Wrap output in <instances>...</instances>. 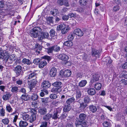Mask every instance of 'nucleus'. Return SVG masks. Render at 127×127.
<instances>
[{
  "label": "nucleus",
  "mask_w": 127,
  "mask_h": 127,
  "mask_svg": "<svg viewBox=\"0 0 127 127\" xmlns=\"http://www.w3.org/2000/svg\"><path fill=\"white\" fill-rule=\"evenodd\" d=\"M91 100L90 99L88 96L85 97L84 98V101L85 103H89Z\"/></svg>",
  "instance_id": "obj_41"
},
{
  "label": "nucleus",
  "mask_w": 127,
  "mask_h": 127,
  "mask_svg": "<svg viewBox=\"0 0 127 127\" xmlns=\"http://www.w3.org/2000/svg\"><path fill=\"white\" fill-rule=\"evenodd\" d=\"M53 47L54 50L55 52H58L60 49V47L57 46H54Z\"/></svg>",
  "instance_id": "obj_46"
},
{
  "label": "nucleus",
  "mask_w": 127,
  "mask_h": 127,
  "mask_svg": "<svg viewBox=\"0 0 127 127\" xmlns=\"http://www.w3.org/2000/svg\"><path fill=\"white\" fill-rule=\"evenodd\" d=\"M18 88L17 87L14 86L12 87L11 90V92L13 93H17L18 91Z\"/></svg>",
  "instance_id": "obj_40"
},
{
  "label": "nucleus",
  "mask_w": 127,
  "mask_h": 127,
  "mask_svg": "<svg viewBox=\"0 0 127 127\" xmlns=\"http://www.w3.org/2000/svg\"><path fill=\"white\" fill-rule=\"evenodd\" d=\"M79 3L81 5H85L87 3V0H80Z\"/></svg>",
  "instance_id": "obj_45"
},
{
  "label": "nucleus",
  "mask_w": 127,
  "mask_h": 127,
  "mask_svg": "<svg viewBox=\"0 0 127 127\" xmlns=\"http://www.w3.org/2000/svg\"><path fill=\"white\" fill-rule=\"evenodd\" d=\"M30 112L32 113V114H37V111L34 108L30 109L29 110Z\"/></svg>",
  "instance_id": "obj_48"
},
{
  "label": "nucleus",
  "mask_w": 127,
  "mask_h": 127,
  "mask_svg": "<svg viewBox=\"0 0 127 127\" xmlns=\"http://www.w3.org/2000/svg\"><path fill=\"white\" fill-rule=\"evenodd\" d=\"M47 63V62L45 60L41 61L39 64V67L40 68H42L44 66L46 65Z\"/></svg>",
  "instance_id": "obj_27"
},
{
  "label": "nucleus",
  "mask_w": 127,
  "mask_h": 127,
  "mask_svg": "<svg viewBox=\"0 0 127 127\" xmlns=\"http://www.w3.org/2000/svg\"><path fill=\"white\" fill-rule=\"evenodd\" d=\"M99 80V76L98 75L95 74L92 76L91 82L92 83H93L95 82L98 81Z\"/></svg>",
  "instance_id": "obj_12"
},
{
  "label": "nucleus",
  "mask_w": 127,
  "mask_h": 127,
  "mask_svg": "<svg viewBox=\"0 0 127 127\" xmlns=\"http://www.w3.org/2000/svg\"><path fill=\"white\" fill-rule=\"evenodd\" d=\"M36 73L35 72L31 73L29 75L28 78L31 79L34 77L35 78L36 77Z\"/></svg>",
  "instance_id": "obj_44"
},
{
  "label": "nucleus",
  "mask_w": 127,
  "mask_h": 127,
  "mask_svg": "<svg viewBox=\"0 0 127 127\" xmlns=\"http://www.w3.org/2000/svg\"><path fill=\"white\" fill-rule=\"evenodd\" d=\"M120 5L116 4L112 8V11L113 12H116L118 11L120 8Z\"/></svg>",
  "instance_id": "obj_25"
},
{
  "label": "nucleus",
  "mask_w": 127,
  "mask_h": 127,
  "mask_svg": "<svg viewBox=\"0 0 127 127\" xmlns=\"http://www.w3.org/2000/svg\"><path fill=\"white\" fill-rule=\"evenodd\" d=\"M23 119L24 120L27 121L28 120L29 118V116L27 114H25L23 116Z\"/></svg>",
  "instance_id": "obj_50"
},
{
  "label": "nucleus",
  "mask_w": 127,
  "mask_h": 127,
  "mask_svg": "<svg viewBox=\"0 0 127 127\" xmlns=\"http://www.w3.org/2000/svg\"><path fill=\"white\" fill-rule=\"evenodd\" d=\"M57 2L58 4L62 6L64 5V0H58Z\"/></svg>",
  "instance_id": "obj_61"
},
{
  "label": "nucleus",
  "mask_w": 127,
  "mask_h": 127,
  "mask_svg": "<svg viewBox=\"0 0 127 127\" xmlns=\"http://www.w3.org/2000/svg\"><path fill=\"white\" fill-rule=\"evenodd\" d=\"M87 106V104H85L84 103L82 102V103H80L79 108L81 110H83Z\"/></svg>",
  "instance_id": "obj_39"
},
{
  "label": "nucleus",
  "mask_w": 127,
  "mask_h": 127,
  "mask_svg": "<svg viewBox=\"0 0 127 127\" xmlns=\"http://www.w3.org/2000/svg\"><path fill=\"white\" fill-rule=\"evenodd\" d=\"M46 50H47L48 53H52L53 51L54 50L53 47L52 46L49 48H47Z\"/></svg>",
  "instance_id": "obj_53"
},
{
  "label": "nucleus",
  "mask_w": 127,
  "mask_h": 127,
  "mask_svg": "<svg viewBox=\"0 0 127 127\" xmlns=\"http://www.w3.org/2000/svg\"><path fill=\"white\" fill-rule=\"evenodd\" d=\"M33 29L34 31H35L37 33H38L39 35L42 30L40 28L38 27H35Z\"/></svg>",
  "instance_id": "obj_35"
},
{
  "label": "nucleus",
  "mask_w": 127,
  "mask_h": 127,
  "mask_svg": "<svg viewBox=\"0 0 127 127\" xmlns=\"http://www.w3.org/2000/svg\"><path fill=\"white\" fill-rule=\"evenodd\" d=\"M87 93L89 95H93L96 93V91L93 88H90L88 89Z\"/></svg>",
  "instance_id": "obj_13"
},
{
  "label": "nucleus",
  "mask_w": 127,
  "mask_h": 127,
  "mask_svg": "<svg viewBox=\"0 0 127 127\" xmlns=\"http://www.w3.org/2000/svg\"><path fill=\"white\" fill-rule=\"evenodd\" d=\"M38 112L40 115H43L46 114L47 110L45 108H42L39 109Z\"/></svg>",
  "instance_id": "obj_14"
},
{
  "label": "nucleus",
  "mask_w": 127,
  "mask_h": 127,
  "mask_svg": "<svg viewBox=\"0 0 127 127\" xmlns=\"http://www.w3.org/2000/svg\"><path fill=\"white\" fill-rule=\"evenodd\" d=\"M28 124L27 122L25 121H21L19 123V126L20 127H25L27 126Z\"/></svg>",
  "instance_id": "obj_19"
},
{
  "label": "nucleus",
  "mask_w": 127,
  "mask_h": 127,
  "mask_svg": "<svg viewBox=\"0 0 127 127\" xmlns=\"http://www.w3.org/2000/svg\"><path fill=\"white\" fill-rule=\"evenodd\" d=\"M127 85V81L125 79H122L119 81V85L118 84L117 86L118 87H122L125 86Z\"/></svg>",
  "instance_id": "obj_6"
},
{
  "label": "nucleus",
  "mask_w": 127,
  "mask_h": 127,
  "mask_svg": "<svg viewBox=\"0 0 127 127\" xmlns=\"http://www.w3.org/2000/svg\"><path fill=\"white\" fill-rule=\"evenodd\" d=\"M64 45L66 46L71 47L72 46L73 43L71 41H67L64 42Z\"/></svg>",
  "instance_id": "obj_31"
},
{
  "label": "nucleus",
  "mask_w": 127,
  "mask_h": 127,
  "mask_svg": "<svg viewBox=\"0 0 127 127\" xmlns=\"http://www.w3.org/2000/svg\"><path fill=\"white\" fill-rule=\"evenodd\" d=\"M86 117V115L85 114L81 113L79 115V117L81 120L83 121L85 119Z\"/></svg>",
  "instance_id": "obj_36"
},
{
  "label": "nucleus",
  "mask_w": 127,
  "mask_h": 127,
  "mask_svg": "<svg viewBox=\"0 0 127 127\" xmlns=\"http://www.w3.org/2000/svg\"><path fill=\"white\" fill-rule=\"evenodd\" d=\"M48 123L47 122L44 121L42 122L40 127H47V126Z\"/></svg>",
  "instance_id": "obj_52"
},
{
  "label": "nucleus",
  "mask_w": 127,
  "mask_h": 127,
  "mask_svg": "<svg viewBox=\"0 0 127 127\" xmlns=\"http://www.w3.org/2000/svg\"><path fill=\"white\" fill-rule=\"evenodd\" d=\"M70 28L68 25L64 24L58 25L57 27V30L58 31L61 30V32L64 34L67 32L70 29Z\"/></svg>",
  "instance_id": "obj_2"
},
{
  "label": "nucleus",
  "mask_w": 127,
  "mask_h": 127,
  "mask_svg": "<svg viewBox=\"0 0 127 127\" xmlns=\"http://www.w3.org/2000/svg\"><path fill=\"white\" fill-rule=\"evenodd\" d=\"M35 48L37 50H41L42 49V47L38 44H36L35 46Z\"/></svg>",
  "instance_id": "obj_54"
},
{
  "label": "nucleus",
  "mask_w": 127,
  "mask_h": 127,
  "mask_svg": "<svg viewBox=\"0 0 127 127\" xmlns=\"http://www.w3.org/2000/svg\"><path fill=\"white\" fill-rule=\"evenodd\" d=\"M75 99L74 97H72L68 99L66 101V102L67 104H70L75 100Z\"/></svg>",
  "instance_id": "obj_32"
},
{
  "label": "nucleus",
  "mask_w": 127,
  "mask_h": 127,
  "mask_svg": "<svg viewBox=\"0 0 127 127\" xmlns=\"http://www.w3.org/2000/svg\"><path fill=\"white\" fill-rule=\"evenodd\" d=\"M49 34L47 32H42L40 34V37H38L39 40H41L43 39L47 38L49 36Z\"/></svg>",
  "instance_id": "obj_4"
},
{
  "label": "nucleus",
  "mask_w": 127,
  "mask_h": 127,
  "mask_svg": "<svg viewBox=\"0 0 127 127\" xmlns=\"http://www.w3.org/2000/svg\"><path fill=\"white\" fill-rule=\"evenodd\" d=\"M81 95V92L80 91L78 90L77 91L76 97L77 98H80Z\"/></svg>",
  "instance_id": "obj_59"
},
{
  "label": "nucleus",
  "mask_w": 127,
  "mask_h": 127,
  "mask_svg": "<svg viewBox=\"0 0 127 127\" xmlns=\"http://www.w3.org/2000/svg\"><path fill=\"white\" fill-rule=\"evenodd\" d=\"M18 115H15L14 117L13 118V119L12 121L13 123L16 126H17L16 124V122L18 117Z\"/></svg>",
  "instance_id": "obj_42"
},
{
  "label": "nucleus",
  "mask_w": 127,
  "mask_h": 127,
  "mask_svg": "<svg viewBox=\"0 0 127 127\" xmlns=\"http://www.w3.org/2000/svg\"><path fill=\"white\" fill-rule=\"evenodd\" d=\"M57 70L55 67L52 68L50 70L49 72L50 76L52 77H54L55 76L57 73Z\"/></svg>",
  "instance_id": "obj_7"
},
{
  "label": "nucleus",
  "mask_w": 127,
  "mask_h": 127,
  "mask_svg": "<svg viewBox=\"0 0 127 127\" xmlns=\"http://www.w3.org/2000/svg\"><path fill=\"white\" fill-rule=\"evenodd\" d=\"M38 98V95L36 94H33L31 96V99L33 101L36 100Z\"/></svg>",
  "instance_id": "obj_28"
},
{
  "label": "nucleus",
  "mask_w": 127,
  "mask_h": 127,
  "mask_svg": "<svg viewBox=\"0 0 127 127\" xmlns=\"http://www.w3.org/2000/svg\"><path fill=\"white\" fill-rule=\"evenodd\" d=\"M40 61V60L39 58H37L34 59L33 61V62L35 64H37L39 63Z\"/></svg>",
  "instance_id": "obj_51"
},
{
  "label": "nucleus",
  "mask_w": 127,
  "mask_h": 127,
  "mask_svg": "<svg viewBox=\"0 0 127 127\" xmlns=\"http://www.w3.org/2000/svg\"><path fill=\"white\" fill-rule=\"evenodd\" d=\"M71 74V72L69 70H65L62 74V77H68L70 76Z\"/></svg>",
  "instance_id": "obj_11"
},
{
  "label": "nucleus",
  "mask_w": 127,
  "mask_h": 127,
  "mask_svg": "<svg viewBox=\"0 0 127 127\" xmlns=\"http://www.w3.org/2000/svg\"><path fill=\"white\" fill-rule=\"evenodd\" d=\"M102 85L100 83H97L95 85L94 88L97 90H99L101 89Z\"/></svg>",
  "instance_id": "obj_22"
},
{
  "label": "nucleus",
  "mask_w": 127,
  "mask_h": 127,
  "mask_svg": "<svg viewBox=\"0 0 127 127\" xmlns=\"http://www.w3.org/2000/svg\"><path fill=\"white\" fill-rule=\"evenodd\" d=\"M71 106L70 104H67L65 105L63 109L64 112L68 111L71 109Z\"/></svg>",
  "instance_id": "obj_23"
},
{
  "label": "nucleus",
  "mask_w": 127,
  "mask_h": 127,
  "mask_svg": "<svg viewBox=\"0 0 127 127\" xmlns=\"http://www.w3.org/2000/svg\"><path fill=\"white\" fill-rule=\"evenodd\" d=\"M21 98L22 99L27 101L30 99V97L28 95L26 94L22 95L21 96Z\"/></svg>",
  "instance_id": "obj_29"
},
{
  "label": "nucleus",
  "mask_w": 127,
  "mask_h": 127,
  "mask_svg": "<svg viewBox=\"0 0 127 127\" xmlns=\"http://www.w3.org/2000/svg\"><path fill=\"white\" fill-rule=\"evenodd\" d=\"M6 110L9 113L13 111V109L9 104H7L6 105Z\"/></svg>",
  "instance_id": "obj_37"
},
{
  "label": "nucleus",
  "mask_w": 127,
  "mask_h": 127,
  "mask_svg": "<svg viewBox=\"0 0 127 127\" xmlns=\"http://www.w3.org/2000/svg\"><path fill=\"white\" fill-rule=\"evenodd\" d=\"M60 102L57 100H55L53 101L52 102V103L53 105L57 106L58 104L60 103Z\"/></svg>",
  "instance_id": "obj_62"
},
{
  "label": "nucleus",
  "mask_w": 127,
  "mask_h": 127,
  "mask_svg": "<svg viewBox=\"0 0 127 127\" xmlns=\"http://www.w3.org/2000/svg\"><path fill=\"white\" fill-rule=\"evenodd\" d=\"M52 85L56 88L58 87L61 88L62 83L61 82H56L53 83Z\"/></svg>",
  "instance_id": "obj_18"
},
{
  "label": "nucleus",
  "mask_w": 127,
  "mask_h": 127,
  "mask_svg": "<svg viewBox=\"0 0 127 127\" xmlns=\"http://www.w3.org/2000/svg\"><path fill=\"white\" fill-rule=\"evenodd\" d=\"M9 120L7 118H5L2 120V122L5 125H7L9 123Z\"/></svg>",
  "instance_id": "obj_43"
},
{
  "label": "nucleus",
  "mask_w": 127,
  "mask_h": 127,
  "mask_svg": "<svg viewBox=\"0 0 127 127\" xmlns=\"http://www.w3.org/2000/svg\"><path fill=\"white\" fill-rule=\"evenodd\" d=\"M64 5L67 7H68L69 6V3L68 0H64Z\"/></svg>",
  "instance_id": "obj_64"
},
{
  "label": "nucleus",
  "mask_w": 127,
  "mask_h": 127,
  "mask_svg": "<svg viewBox=\"0 0 127 127\" xmlns=\"http://www.w3.org/2000/svg\"><path fill=\"white\" fill-rule=\"evenodd\" d=\"M22 70V67L20 65H17L15 67L14 71L17 76H18L20 75Z\"/></svg>",
  "instance_id": "obj_8"
},
{
  "label": "nucleus",
  "mask_w": 127,
  "mask_h": 127,
  "mask_svg": "<svg viewBox=\"0 0 127 127\" xmlns=\"http://www.w3.org/2000/svg\"><path fill=\"white\" fill-rule=\"evenodd\" d=\"M100 53V51H99L96 50L92 49V55L93 56H96V55L97 56H96V57H97V56L99 57Z\"/></svg>",
  "instance_id": "obj_15"
},
{
  "label": "nucleus",
  "mask_w": 127,
  "mask_h": 127,
  "mask_svg": "<svg viewBox=\"0 0 127 127\" xmlns=\"http://www.w3.org/2000/svg\"><path fill=\"white\" fill-rule=\"evenodd\" d=\"M62 91V89L60 88L54 87L51 90L52 92L55 93H59Z\"/></svg>",
  "instance_id": "obj_16"
},
{
  "label": "nucleus",
  "mask_w": 127,
  "mask_h": 127,
  "mask_svg": "<svg viewBox=\"0 0 127 127\" xmlns=\"http://www.w3.org/2000/svg\"><path fill=\"white\" fill-rule=\"evenodd\" d=\"M73 33L74 34L79 36H82L83 34V32L79 28H78L74 30Z\"/></svg>",
  "instance_id": "obj_10"
},
{
  "label": "nucleus",
  "mask_w": 127,
  "mask_h": 127,
  "mask_svg": "<svg viewBox=\"0 0 127 127\" xmlns=\"http://www.w3.org/2000/svg\"><path fill=\"white\" fill-rule=\"evenodd\" d=\"M105 62L108 63L109 64H111L112 62V61L110 58L108 57H106V58Z\"/></svg>",
  "instance_id": "obj_63"
},
{
  "label": "nucleus",
  "mask_w": 127,
  "mask_h": 127,
  "mask_svg": "<svg viewBox=\"0 0 127 127\" xmlns=\"http://www.w3.org/2000/svg\"><path fill=\"white\" fill-rule=\"evenodd\" d=\"M51 86V84L48 81H44L42 84L41 86L44 89H47L48 88Z\"/></svg>",
  "instance_id": "obj_9"
},
{
  "label": "nucleus",
  "mask_w": 127,
  "mask_h": 127,
  "mask_svg": "<svg viewBox=\"0 0 127 127\" xmlns=\"http://www.w3.org/2000/svg\"><path fill=\"white\" fill-rule=\"evenodd\" d=\"M122 75L123 77L127 78V71H123L122 73Z\"/></svg>",
  "instance_id": "obj_60"
},
{
  "label": "nucleus",
  "mask_w": 127,
  "mask_h": 127,
  "mask_svg": "<svg viewBox=\"0 0 127 127\" xmlns=\"http://www.w3.org/2000/svg\"><path fill=\"white\" fill-rule=\"evenodd\" d=\"M61 110V109L59 108L57 109L56 111L54 112L51 115V117L54 119H57L59 116V115H58V114L60 113Z\"/></svg>",
  "instance_id": "obj_3"
},
{
  "label": "nucleus",
  "mask_w": 127,
  "mask_h": 127,
  "mask_svg": "<svg viewBox=\"0 0 127 127\" xmlns=\"http://www.w3.org/2000/svg\"><path fill=\"white\" fill-rule=\"evenodd\" d=\"M51 13L54 16H55L59 13L57 9H54L50 11Z\"/></svg>",
  "instance_id": "obj_38"
},
{
  "label": "nucleus",
  "mask_w": 127,
  "mask_h": 127,
  "mask_svg": "<svg viewBox=\"0 0 127 127\" xmlns=\"http://www.w3.org/2000/svg\"><path fill=\"white\" fill-rule=\"evenodd\" d=\"M30 118V121L31 123H32L36 119V114H32Z\"/></svg>",
  "instance_id": "obj_33"
},
{
  "label": "nucleus",
  "mask_w": 127,
  "mask_h": 127,
  "mask_svg": "<svg viewBox=\"0 0 127 127\" xmlns=\"http://www.w3.org/2000/svg\"><path fill=\"white\" fill-rule=\"evenodd\" d=\"M82 121L79 120L78 121H76L75 123L76 127H79L80 126V125L82 124Z\"/></svg>",
  "instance_id": "obj_56"
},
{
  "label": "nucleus",
  "mask_w": 127,
  "mask_h": 127,
  "mask_svg": "<svg viewBox=\"0 0 127 127\" xmlns=\"http://www.w3.org/2000/svg\"><path fill=\"white\" fill-rule=\"evenodd\" d=\"M89 109L93 113L95 112L97 110L96 107L93 105H92L89 106Z\"/></svg>",
  "instance_id": "obj_21"
},
{
  "label": "nucleus",
  "mask_w": 127,
  "mask_h": 127,
  "mask_svg": "<svg viewBox=\"0 0 127 127\" xmlns=\"http://www.w3.org/2000/svg\"><path fill=\"white\" fill-rule=\"evenodd\" d=\"M5 113V109L2 106H0V116L2 117L4 116Z\"/></svg>",
  "instance_id": "obj_34"
},
{
  "label": "nucleus",
  "mask_w": 127,
  "mask_h": 127,
  "mask_svg": "<svg viewBox=\"0 0 127 127\" xmlns=\"http://www.w3.org/2000/svg\"><path fill=\"white\" fill-rule=\"evenodd\" d=\"M55 32L54 30L53 29L51 30L50 31V34L51 36V37H53L55 35Z\"/></svg>",
  "instance_id": "obj_55"
},
{
  "label": "nucleus",
  "mask_w": 127,
  "mask_h": 127,
  "mask_svg": "<svg viewBox=\"0 0 127 127\" xmlns=\"http://www.w3.org/2000/svg\"><path fill=\"white\" fill-rule=\"evenodd\" d=\"M87 83L86 80H83L81 81L79 83V85L81 87L84 86Z\"/></svg>",
  "instance_id": "obj_26"
},
{
  "label": "nucleus",
  "mask_w": 127,
  "mask_h": 127,
  "mask_svg": "<svg viewBox=\"0 0 127 127\" xmlns=\"http://www.w3.org/2000/svg\"><path fill=\"white\" fill-rule=\"evenodd\" d=\"M10 50H2L0 49V59H4L6 63L10 64L12 63L15 60L16 58L14 55H10Z\"/></svg>",
  "instance_id": "obj_1"
},
{
  "label": "nucleus",
  "mask_w": 127,
  "mask_h": 127,
  "mask_svg": "<svg viewBox=\"0 0 127 127\" xmlns=\"http://www.w3.org/2000/svg\"><path fill=\"white\" fill-rule=\"evenodd\" d=\"M29 87L31 90L34 87L35 85L31 82L29 83Z\"/></svg>",
  "instance_id": "obj_49"
},
{
  "label": "nucleus",
  "mask_w": 127,
  "mask_h": 127,
  "mask_svg": "<svg viewBox=\"0 0 127 127\" xmlns=\"http://www.w3.org/2000/svg\"><path fill=\"white\" fill-rule=\"evenodd\" d=\"M58 57L60 59L64 61H67L69 58L68 56L64 54H59Z\"/></svg>",
  "instance_id": "obj_5"
},
{
  "label": "nucleus",
  "mask_w": 127,
  "mask_h": 127,
  "mask_svg": "<svg viewBox=\"0 0 127 127\" xmlns=\"http://www.w3.org/2000/svg\"><path fill=\"white\" fill-rule=\"evenodd\" d=\"M11 96V95L10 93H8L3 95L2 98L4 100H6L9 99Z\"/></svg>",
  "instance_id": "obj_20"
},
{
  "label": "nucleus",
  "mask_w": 127,
  "mask_h": 127,
  "mask_svg": "<svg viewBox=\"0 0 127 127\" xmlns=\"http://www.w3.org/2000/svg\"><path fill=\"white\" fill-rule=\"evenodd\" d=\"M74 38V37L73 34L69 35L68 36V39L69 41H71Z\"/></svg>",
  "instance_id": "obj_58"
},
{
  "label": "nucleus",
  "mask_w": 127,
  "mask_h": 127,
  "mask_svg": "<svg viewBox=\"0 0 127 127\" xmlns=\"http://www.w3.org/2000/svg\"><path fill=\"white\" fill-rule=\"evenodd\" d=\"M110 125V123L107 121L104 122L103 123V126L104 127H108Z\"/></svg>",
  "instance_id": "obj_47"
},
{
  "label": "nucleus",
  "mask_w": 127,
  "mask_h": 127,
  "mask_svg": "<svg viewBox=\"0 0 127 127\" xmlns=\"http://www.w3.org/2000/svg\"><path fill=\"white\" fill-rule=\"evenodd\" d=\"M50 98L52 99H54L57 97V95L55 94H51L50 96Z\"/></svg>",
  "instance_id": "obj_57"
},
{
  "label": "nucleus",
  "mask_w": 127,
  "mask_h": 127,
  "mask_svg": "<svg viewBox=\"0 0 127 127\" xmlns=\"http://www.w3.org/2000/svg\"><path fill=\"white\" fill-rule=\"evenodd\" d=\"M52 115L51 114L48 113L44 116L43 117V119L45 121L49 120L51 117Z\"/></svg>",
  "instance_id": "obj_17"
},
{
  "label": "nucleus",
  "mask_w": 127,
  "mask_h": 127,
  "mask_svg": "<svg viewBox=\"0 0 127 127\" xmlns=\"http://www.w3.org/2000/svg\"><path fill=\"white\" fill-rule=\"evenodd\" d=\"M22 62L24 64L30 65L31 64V62L30 60L25 58H23L22 60Z\"/></svg>",
  "instance_id": "obj_30"
},
{
  "label": "nucleus",
  "mask_w": 127,
  "mask_h": 127,
  "mask_svg": "<svg viewBox=\"0 0 127 127\" xmlns=\"http://www.w3.org/2000/svg\"><path fill=\"white\" fill-rule=\"evenodd\" d=\"M30 34L34 38L37 37L39 35L38 33H37L35 31H34L33 29H32V31L31 32Z\"/></svg>",
  "instance_id": "obj_24"
}]
</instances>
